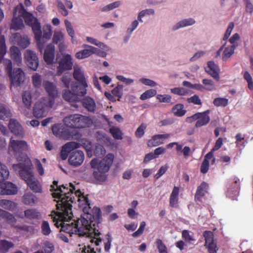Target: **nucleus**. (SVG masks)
Instances as JSON below:
<instances>
[{
    "instance_id": "1",
    "label": "nucleus",
    "mask_w": 253,
    "mask_h": 253,
    "mask_svg": "<svg viewBox=\"0 0 253 253\" xmlns=\"http://www.w3.org/2000/svg\"><path fill=\"white\" fill-rule=\"evenodd\" d=\"M57 183L54 181L50 189L52 191V196L57 202L58 211L54 219L55 226L61 227L62 231L71 236L75 234L89 237L90 242L98 246L101 242L98 238L100 233L97 229L101 217L100 209L96 207L91 209L87 196L78 190L75 192V195L78 199L79 208L83 213L80 218L74 221V223L73 222L70 223L72 218L71 204L73 203L70 192L73 193L76 188L70 183L69 191L68 188L64 185L58 186Z\"/></svg>"
},
{
    "instance_id": "2",
    "label": "nucleus",
    "mask_w": 253,
    "mask_h": 253,
    "mask_svg": "<svg viewBox=\"0 0 253 253\" xmlns=\"http://www.w3.org/2000/svg\"><path fill=\"white\" fill-rule=\"evenodd\" d=\"M73 77L76 81L80 83L81 85H79L76 83H74L72 84L71 90H64L62 92V96L65 100L69 101L72 106L77 107L78 106L74 103L79 102L82 97L86 93V88L88 85L85 81L84 71L79 65H76L74 66Z\"/></svg>"
},
{
    "instance_id": "3",
    "label": "nucleus",
    "mask_w": 253,
    "mask_h": 253,
    "mask_svg": "<svg viewBox=\"0 0 253 253\" xmlns=\"http://www.w3.org/2000/svg\"><path fill=\"white\" fill-rule=\"evenodd\" d=\"M13 168L15 170L18 171L21 177L26 181L32 191L36 193L42 192V185L32 171V164L30 159L25 158L23 163L13 165Z\"/></svg>"
},
{
    "instance_id": "4",
    "label": "nucleus",
    "mask_w": 253,
    "mask_h": 253,
    "mask_svg": "<svg viewBox=\"0 0 253 253\" xmlns=\"http://www.w3.org/2000/svg\"><path fill=\"white\" fill-rule=\"evenodd\" d=\"M114 159V155L112 153H108L102 159L97 158L91 160V167L96 170L93 172V176L96 180L101 182L106 180V173L109 171Z\"/></svg>"
},
{
    "instance_id": "5",
    "label": "nucleus",
    "mask_w": 253,
    "mask_h": 253,
    "mask_svg": "<svg viewBox=\"0 0 253 253\" xmlns=\"http://www.w3.org/2000/svg\"><path fill=\"white\" fill-rule=\"evenodd\" d=\"M9 175L7 168L0 162V194L5 195H14L18 193V188L16 185L9 181H4Z\"/></svg>"
},
{
    "instance_id": "6",
    "label": "nucleus",
    "mask_w": 253,
    "mask_h": 253,
    "mask_svg": "<svg viewBox=\"0 0 253 253\" xmlns=\"http://www.w3.org/2000/svg\"><path fill=\"white\" fill-rule=\"evenodd\" d=\"M64 124L70 127L84 128L89 127L93 124L91 119L80 114H74L65 117L63 120Z\"/></svg>"
},
{
    "instance_id": "7",
    "label": "nucleus",
    "mask_w": 253,
    "mask_h": 253,
    "mask_svg": "<svg viewBox=\"0 0 253 253\" xmlns=\"http://www.w3.org/2000/svg\"><path fill=\"white\" fill-rule=\"evenodd\" d=\"M25 23L32 28L39 49L42 51L43 48L44 42L42 38V32L40 23L36 17H24Z\"/></svg>"
},
{
    "instance_id": "8",
    "label": "nucleus",
    "mask_w": 253,
    "mask_h": 253,
    "mask_svg": "<svg viewBox=\"0 0 253 253\" xmlns=\"http://www.w3.org/2000/svg\"><path fill=\"white\" fill-rule=\"evenodd\" d=\"M54 103L53 99L42 98L36 102L33 110V114L37 118H43L46 116L49 109Z\"/></svg>"
},
{
    "instance_id": "9",
    "label": "nucleus",
    "mask_w": 253,
    "mask_h": 253,
    "mask_svg": "<svg viewBox=\"0 0 253 253\" xmlns=\"http://www.w3.org/2000/svg\"><path fill=\"white\" fill-rule=\"evenodd\" d=\"M58 66L56 76H60L65 71L70 70L73 66V57L71 55L68 53H64L61 57L57 56Z\"/></svg>"
},
{
    "instance_id": "10",
    "label": "nucleus",
    "mask_w": 253,
    "mask_h": 253,
    "mask_svg": "<svg viewBox=\"0 0 253 253\" xmlns=\"http://www.w3.org/2000/svg\"><path fill=\"white\" fill-rule=\"evenodd\" d=\"M28 149L27 143L24 140H15L12 137L10 139L8 146V153L13 156H17Z\"/></svg>"
},
{
    "instance_id": "11",
    "label": "nucleus",
    "mask_w": 253,
    "mask_h": 253,
    "mask_svg": "<svg viewBox=\"0 0 253 253\" xmlns=\"http://www.w3.org/2000/svg\"><path fill=\"white\" fill-rule=\"evenodd\" d=\"M6 71L10 78L11 85L14 87L19 86L24 80V74L20 68L14 69L12 71V63L10 69L5 67Z\"/></svg>"
},
{
    "instance_id": "12",
    "label": "nucleus",
    "mask_w": 253,
    "mask_h": 253,
    "mask_svg": "<svg viewBox=\"0 0 253 253\" xmlns=\"http://www.w3.org/2000/svg\"><path fill=\"white\" fill-rule=\"evenodd\" d=\"M205 238V247L209 253H217L218 248L216 241L214 240V235L212 232L206 231L203 233Z\"/></svg>"
},
{
    "instance_id": "13",
    "label": "nucleus",
    "mask_w": 253,
    "mask_h": 253,
    "mask_svg": "<svg viewBox=\"0 0 253 253\" xmlns=\"http://www.w3.org/2000/svg\"><path fill=\"white\" fill-rule=\"evenodd\" d=\"M209 111H207L203 113L196 114L192 116L187 118L186 121L191 122L198 120L195 126L197 127L206 125L210 121V118L209 116Z\"/></svg>"
},
{
    "instance_id": "14",
    "label": "nucleus",
    "mask_w": 253,
    "mask_h": 253,
    "mask_svg": "<svg viewBox=\"0 0 253 253\" xmlns=\"http://www.w3.org/2000/svg\"><path fill=\"white\" fill-rule=\"evenodd\" d=\"M82 47L86 48L80 50L75 54V56L77 59H83L88 57L92 54H99L100 50L94 46L83 44Z\"/></svg>"
},
{
    "instance_id": "15",
    "label": "nucleus",
    "mask_w": 253,
    "mask_h": 253,
    "mask_svg": "<svg viewBox=\"0 0 253 253\" xmlns=\"http://www.w3.org/2000/svg\"><path fill=\"white\" fill-rule=\"evenodd\" d=\"M85 41L87 42L96 46L103 50L102 51H100L98 55L101 57H106L107 52L111 50V48L109 46L93 37L87 36L85 37Z\"/></svg>"
},
{
    "instance_id": "16",
    "label": "nucleus",
    "mask_w": 253,
    "mask_h": 253,
    "mask_svg": "<svg viewBox=\"0 0 253 253\" xmlns=\"http://www.w3.org/2000/svg\"><path fill=\"white\" fill-rule=\"evenodd\" d=\"M24 58L27 65L32 70H37L39 65V60L35 52L27 50L24 54Z\"/></svg>"
},
{
    "instance_id": "17",
    "label": "nucleus",
    "mask_w": 253,
    "mask_h": 253,
    "mask_svg": "<svg viewBox=\"0 0 253 253\" xmlns=\"http://www.w3.org/2000/svg\"><path fill=\"white\" fill-rule=\"evenodd\" d=\"M84 158L83 151L76 150L72 152L69 156V162L70 165L74 167L80 166L84 162Z\"/></svg>"
},
{
    "instance_id": "18",
    "label": "nucleus",
    "mask_w": 253,
    "mask_h": 253,
    "mask_svg": "<svg viewBox=\"0 0 253 253\" xmlns=\"http://www.w3.org/2000/svg\"><path fill=\"white\" fill-rule=\"evenodd\" d=\"M9 129L15 135L23 137L24 135V129L20 124L15 119H10L8 124Z\"/></svg>"
},
{
    "instance_id": "19",
    "label": "nucleus",
    "mask_w": 253,
    "mask_h": 253,
    "mask_svg": "<svg viewBox=\"0 0 253 253\" xmlns=\"http://www.w3.org/2000/svg\"><path fill=\"white\" fill-rule=\"evenodd\" d=\"M6 46L5 43V40L3 36L0 37V62L4 66H7L8 69H10L11 61L9 59L4 58L3 57L6 53Z\"/></svg>"
},
{
    "instance_id": "20",
    "label": "nucleus",
    "mask_w": 253,
    "mask_h": 253,
    "mask_svg": "<svg viewBox=\"0 0 253 253\" xmlns=\"http://www.w3.org/2000/svg\"><path fill=\"white\" fill-rule=\"evenodd\" d=\"M46 92L48 93L49 96L50 97H44L47 99H53L56 98L58 96V92L57 89L55 84L52 83L48 81H45L42 84Z\"/></svg>"
},
{
    "instance_id": "21",
    "label": "nucleus",
    "mask_w": 253,
    "mask_h": 253,
    "mask_svg": "<svg viewBox=\"0 0 253 253\" xmlns=\"http://www.w3.org/2000/svg\"><path fill=\"white\" fill-rule=\"evenodd\" d=\"M206 72L211 75L214 80L218 81L220 80L219 73L220 69L217 65L213 61H211L208 62L207 66L205 68Z\"/></svg>"
},
{
    "instance_id": "22",
    "label": "nucleus",
    "mask_w": 253,
    "mask_h": 253,
    "mask_svg": "<svg viewBox=\"0 0 253 253\" xmlns=\"http://www.w3.org/2000/svg\"><path fill=\"white\" fill-rule=\"evenodd\" d=\"M169 136L170 135L168 133L154 135L148 141L147 145L150 147L160 145L163 144L165 142V140L169 138Z\"/></svg>"
},
{
    "instance_id": "23",
    "label": "nucleus",
    "mask_w": 253,
    "mask_h": 253,
    "mask_svg": "<svg viewBox=\"0 0 253 253\" xmlns=\"http://www.w3.org/2000/svg\"><path fill=\"white\" fill-rule=\"evenodd\" d=\"M39 201V198L32 192L28 191L24 193L22 197V203L27 206H34Z\"/></svg>"
},
{
    "instance_id": "24",
    "label": "nucleus",
    "mask_w": 253,
    "mask_h": 253,
    "mask_svg": "<svg viewBox=\"0 0 253 253\" xmlns=\"http://www.w3.org/2000/svg\"><path fill=\"white\" fill-rule=\"evenodd\" d=\"M54 46L52 44H48L44 51V60L48 65H52L54 59Z\"/></svg>"
},
{
    "instance_id": "25",
    "label": "nucleus",
    "mask_w": 253,
    "mask_h": 253,
    "mask_svg": "<svg viewBox=\"0 0 253 253\" xmlns=\"http://www.w3.org/2000/svg\"><path fill=\"white\" fill-rule=\"evenodd\" d=\"M12 38V42L13 43H17L23 48H25L30 44L29 40L28 37H22L18 33L13 34Z\"/></svg>"
},
{
    "instance_id": "26",
    "label": "nucleus",
    "mask_w": 253,
    "mask_h": 253,
    "mask_svg": "<svg viewBox=\"0 0 253 253\" xmlns=\"http://www.w3.org/2000/svg\"><path fill=\"white\" fill-rule=\"evenodd\" d=\"M222 46H223L222 59L224 61H226L233 55L236 48L228 44V42H224Z\"/></svg>"
},
{
    "instance_id": "27",
    "label": "nucleus",
    "mask_w": 253,
    "mask_h": 253,
    "mask_svg": "<svg viewBox=\"0 0 253 253\" xmlns=\"http://www.w3.org/2000/svg\"><path fill=\"white\" fill-rule=\"evenodd\" d=\"M179 193V188L178 187L174 186L169 197V205L173 208H177L178 207Z\"/></svg>"
},
{
    "instance_id": "28",
    "label": "nucleus",
    "mask_w": 253,
    "mask_h": 253,
    "mask_svg": "<svg viewBox=\"0 0 253 253\" xmlns=\"http://www.w3.org/2000/svg\"><path fill=\"white\" fill-rule=\"evenodd\" d=\"M212 160V164L215 162V159L213 158L212 152H209L205 157V159L203 161L201 166V172L205 173L208 172L209 169V161Z\"/></svg>"
},
{
    "instance_id": "29",
    "label": "nucleus",
    "mask_w": 253,
    "mask_h": 253,
    "mask_svg": "<svg viewBox=\"0 0 253 253\" xmlns=\"http://www.w3.org/2000/svg\"><path fill=\"white\" fill-rule=\"evenodd\" d=\"M9 51L11 58L14 60L18 66H20L22 62V57L19 49L15 46H12L10 47Z\"/></svg>"
},
{
    "instance_id": "30",
    "label": "nucleus",
    "mask_w": 253,
    "mask_h": 253,
    "mask_svg": "<svg viewBox=\"0 0 253 253\" xmlns=\"http://www.w3.org/2000/svg\"><path fill=\"white\" fill-rule=\"evenodd\" d=\"M13 16H33V14L28 12L22 3H19L13 9Z\"/></svg>"
},
{
    "instance_id": "31",
    "label": "nucleus",
    "mask_w": 253,
    "mask_h": 253,
    "mask_svg": "<svg viewBox=\"0 0 253 253\" xmlns=\"http://www.w3.org/2000/svg\"><path fill=\"white\" fill-rule=\"evenodd\" d=\"M18 204L12 201L2 199L0 200V207L4 209L13 211L17 207Z\"/></svg>"
},
{
    "instance_id": "32",
    "label": "nucleus",
    "mask_w": 253,
    "mask_h": 253,
    "mask_svg": "<svg viewBox=\"0 0 253 253\" xmlns=\"http://www.w3.org/2000/svg\"><path fill=\"white\" fill-rule=\"evenodd\" d=\"M239 183V179L236 180L233 188H230L227 191V196L233 200H236L238 195L240 187Z\"/></svg>"
},
{
    "instance_id": "33",
    "label": "nucleus",
    "mask_w": 253,
    "mask_h": 253,
    "mask_svg": "<svg viewBox=\"0 0 253 253\" xmlns=\"http://www.w3.org/2000/svg\"><path fill=\"white\" fill-rule=\"evenodd\" d=\"M208 184L206 182H202L198 187L196 195L195 200L196 201H200V198L204 196L207 192L208 189Z\"/></svg>"
},
{
    "instance_id": "34",
    "label": "nucleus",
    "mask_w": 253,
    "mask_h": 253,
    "mask_svg": "<svg viewBox=\"0 0 253 253\" xmlns=\"http://www.w3.org/2000/svg\"><path fill=\"white\" fill-rule=\"evenodd\" d=\"M0 218L5 219L7 222L13 226L16 222L15 217L10 213L0 208Z\"/></svg>"
},
{
    "instance_id": "35",
    "label": "nucleus",
    "mask_w": 253,
    "mask_h": 253,
    "mask_svg": "<svg viewBox=\"0 0 253 253\" xmlns=\"http://www.w3.org/2000/svg\"><path fill=\"white\" fill-rule=\"evenodd\" d=\"M0 218L5 219L7 222L13 226L16 222L15 217L10 213L0 208Z\"/></svg>"
},
{
    "instance_id": "36",
    "label": "nucleus",
    "mask_w": 253,
    "mask_h": 253,
    "mask_svg": "<svg viewBox=\"0 0 253 253\" xmlns=\"http://www.w3.org/2000/svg\"><path fill=\"white\" fill-rule=\"evenodd\" d=\"M11 116V113L8 107L2 104H0V119L6 121Z\"/></svg>"
},
{
    "instance_id": "37",
    "label": "nucleus",
    "mask_w": 253,
    "mask_h": 253,
    "mask_svg": "<svg viewBox=\"0 0 253 253\" xmlns=\"http://www.w3.org/2000/svg\"><path fill=\"white\" fill-rule=\"evenodd\" d=\"M182 238L185 242L186 245H188L192 244L196 241L193 234L186 230L182 231Z\"/></svg>"
},
{
    "instance_id": "38",
    "label": "nucleus",
    "mask_w": 253,
    "mask_h": 253,
    "mask_svg": "<svg viewBox=\"0 0 253 253\" xmlns=\"http://www.w3.org/2000/svg\"><path fill=\"white\" fill-rule=\"evenodd\" d=\"M195 20L194 18L188 17L184 19L181 21L178 22L174 26L175 29L183 28L186 26H189L193 25L195 23Z\"/></svg>"
},
{
    "instance_id": "39",
    "label": "nucleus",
    "mask_w": 253,
    "mask_h": 253,
    "mask_svg": "<svg viewBox=\"0 0 253 253\" xmlns=\"http://www.w3.org/2000/svg\"><path fill=\"white\" fill-rule=\"evenodd\" d=\"M24 216L29 219H36L40 217V213L36 209H29L24 211Z\"/></svg>"
},
{
    "instance_id": "40",
    "label": "nucleus",
    "mask_w": 253,
    "mask_h": 253,
    "mask_svg": "<svg viewBox=\"0 0 253 253\" xmlns=\"http://www.w3.org/2000/svg\"><path fill=\"white\" fill-rule=\"evenodd\" d=\"M142 17H137V19L133 20L128 27L126 34L129 35H131L132 32L137 28L139 23L144 22Z\"/></svg>"
},
{
    "instance_id": "41",
    "label": "nucleus",
    "mask_w": 253,
    "mask_h": 253,
    "mask_svg": "<svg viewBox=\"0 0 253 253\" xmlns=\"http://www.w3.org/2000/svg\"><path fill=\"white\" fill-rule=\"evenodd\" d=\"M24 27L21 17H14L12 20L11 28L15 30L21 29Z\"/></svg>"
},
{
    "instance_id": "42",
    "label": "nucleus",
    "mask_w": 253,
    "mask_h": 253,
    "mask_svg": "<svg viewBox=\"0 0 253 253\" xmlns=\"http://www.w3.org/2000/svg\"><path fill=\"white\" fill-rule=\"evenodd\" d=\"M84 105L85 108L90 112H93L95 108V103L94 100L89 97H85L84 100Z\"/></svg>"
},
{
    "instance_id": "43",
    "label": "nucleus",
    "mask_w": 253,
    "mask_h": 253,
    "mask_svg": "<svg viewBox=\"0 0 253 253\" xmlns=\"http://www.w3.org/2000/svg\"><path fill=\"white\" fill-rule=\"evenodd\" d=\"M138 82L142 85L151 87H154L158 85V84L155 81L144 77H140L138 79Z\"/></svg>"
},
{
    "instance_id": "44",
    "label": "nucleus",
    "mask_w": 253,
    "mask_h": 253,
    "mask_svg": "<svg viewBox=\"0 0 253 253\" xmlns=\"http://www.w3.org/2000/svg\"><path fill=\"white\" fill-rule=\"evenodd\" d=\"M65 25L66 29L67 32L69 36L71 38V42L74 43L75 42V33L73 29L71 24L67 20H65Z\"/></svg>"
},
{
    "instance_id": "45",
    "label": "nucleus",
    "mask_w": 253,
    "mask_h": 253,
    "mask_svg": "<svg viewBox=\"0 0 253 253\" xmlns=\"http://www.w3.org/2000/svg\"><path fill=\"white\" fill-rule=\"evenodd\" d=\"M53 42L54 43L57 44L59 42H64V35L59 30H55L54 31L53 39Z\"/></svg>"
},
{
    "instance_id": "46",
    "label": "nucleus",
    "mask_w": 253,
    "mask_h": 253,
    "mask_svg": "<svg viewBox=\"0 0 253 253\" xmlns=\"http://www.w3.org/2000/svg\"><path fill=\"white\" fill-rule=\"evenodd\" d=\"M172 110L173 114L178 117L184 115L186 113V111L184 109V106L181 104L175 105L172 108Z\"/></svg>"
},
{
    "instance_id": "47",
    "label": "nucleus",
    "mask_w": 253,
    "mask_h": 253,
    "mask_svg": "<svg viewBox=\"0 0 253 253\" xmlns=\"http://www.w3.org/2000/svg\"><path fill=\"white\" fill-rule=\"evenodd\" d=\"M13 246V244L11 242L6 240H1L0 241V252L5 253Z\"/></svg>"
},
{
    "instance_id": "48",
    "label": "nucleus",
    "mask_w": 253,
    "mask_h": 253,
    "mask_svg": "<svg viewBox=\"0 0 253 253\" xmlns=\"http://www.w3.org/2000/svg\"><path fill=\"white\" fill-rule=\"evenodd\" d=\"M240 37L238 33L234 34L227 41H224V42H228V44L231 46L236 48L238 46V42L240 40Z\"/></svg>"
},
{
    "instance_id": "49",
    "label": "nucleus",
    "mask_w": 253,
    "mask_h": 253,
    "mask_svg": "<svg viewBox=\"0 0 253 253\" xmlns=\"http://www.w3.org/2000/svg\"><path fill=\"white\" fill-rule=\"evenodd\" d=\"M116 78L118 81L126 85H130L134 82V79L126 77L121 75H116Z\"/></svg>"
},
{
    "instance_id": "50",
    "label": "nucleus",
    "mask_w": 253,
    "mask_h": 253,
    "mask_svg": "<svg viewBox=\"0 0 253 253\" xmlns=\"http://www.w3.org/2000/svg\"><path fill=\"white\" fill-rule=\"evenodd\" d=\"M23 102L25 106L29 110L32 103L31 95L29 91H26L24 92L22 96Z\"/></svg>"
},
{
    "instance_id": "51",
    "label": "nucleus",
    "mask_w": 253,
    "mask_h": 253,
    "mask_svg": "<svg viewBox=\"0 0 253 253\" xmlns=\"http://www.w3.org/2000/svg\"><path fill=\"white\" fill-rule=\"evenodd\" d=\"M110 132L115 139H123V132L119 127L113 126L110 128Z\"/></svg>"
},
{
    "instance_id": "52",
    "label": "nucleus",
    "mask_w": 253,
    "mask_h": 253,
    "mask_svg": "<svg viewBox=\"0 0 253 253\" xmlns=\"http://www.w3.org/2000/svg\"><path fill=\"white\" fill-rule=\"evenodd\" d=\"M157 94V91L154 89H150L146 90L140 96V99L142 100H145L150 98Z\"/></svg>"
},
{
    "instance_id": "53",
    "label": "nucleus",
    "mask_w": 253,
    "mask_h": 253,
    "mask_svg": "<svg viewBox=\"0 0 253 253\" xmlns=\"http://www.w3.org/2000/svg\"><path fill=\"white\" fill-rule=\"evenodd\" d=\"M81 145L86 149L88 156L91 157L92 156V148L91 143L86 139H83L81 141Z\"/></svg>"
},
{
    "instance_id": "54",
    "label": "nucleus",
    "mask_w": 253,
    "mask_h": 253,
    "mask_svg": "<svg viewBox=\"0 0 253 253\" xmlns=\"http://www.w3.org/2000/svg\"><path fill=\"white\" fill-rule=\"evenodd\" d=\"M213 104L216 107L226 106L228 104V99L223 97H217L214 99Z\"/></svg>"
},
{
    "instance_id": "55",
    "label": "nucleus",
    "mask_w": 253,
    "mask_h": 253,
    "mask_svg": "<svg viewBox=\"0 0 253 253\" xmlns=\"http://www.w3.org/2000/svg\"><path fill=\"white\" fill-rule=\"evenodd\" d=\"M111 92L112 94L114 96L118 97V100H120L123 94V85L121 84H117Z\"/></svg>"
},
{
    "instance_id": "56",
    "label": "nucleus",
    "mask_w": 253,
    "mask_h": 253,
    "mask_svg": "<svg viewBox=\"0 0 253 253\" xmlns=\"http://www.w3.org/2000/svg\"><path fill=\"white\" fill-rule=\"evenodd\" d=\"M63 126L61 124H55L52 128L53 134L59 137L63 136Z\"/></svg>"
},
{
    "instance_id": "57",
    "label": "nucleus",
    "mask_w": 253,
    "mask_h": 253,
    "mask_svg": "<svg viewBox=\"0 0 253 253\" xmlns=\"http://www.w3.org/2000/svg\"><path fill=\"white\" fill-rule=\"evenodd\" d=\"M203 84L205 85V88L208 90L215 89V86L213 81L210 79H205L202 81Z\"/></svg>"
},
{
    "instance_id": "58",
    "label": "nucleus",
    "mask_w": 253,
    "mask_h": 253,
    "mask_svg": "<svg viewBox=\"0 0 253 253\" xmlns=\"http://www.w3.org/2000/svg\"><path fill=\"white\" fill-rule=\"evenodd\" d=\"M42 232L44 235H49L51 233V230L48 222L43 221L41 224Z\"/></svg>"
},
{
    "instance_id": "59",
    "label": "nucleus",
    "mask_w": 253,
    "mask_h": 253,
    "mask_svg": "<svg viewBox=\"0 0 253 253\" xmlns=\"http://www.w3.org/2000/svg\"><path fill=\"white\" fill-rule=\"evenodd\" d=\"M171 93L181 96L186 95L188 94V90L183 87H174L170 89Z\"/></svg>"
},
{
    "instance_id": "60",
    "label": "nucleus",
    "mask_w": 253,
    "mask_h": 253,
    "mask_svg": "<svg viewBox=\"0 0 253 253\" xmlns=\"http://www.w3.org/2000/svg\"><path fill=\"white\" fill-rule=\"evenodd\" d=\"M43 38L49 40L52 35L51 27L50 25H46L42 28Z\"/></svg>"
},
{
    "instance_id": "61",
    "label": "nucleus",
    "mask_w": 253,
    "mask_h": 253,
    "mask_svg": "<svg viewBox=\"0 0 253 253\" xmlns=\"http://www.w3.org/2000/svg\"><path fill=\"white\" fill-rule=\"evenodd\" d=\"M157 99L161 103H170L171 101V96L170 95L159 94L156 96Z\"/></svg>"
},
{
    "instance_id": "62",
    "label": "nucleus",
    "mask_w": 253,
    "mask_h": 253,
    "mask_svg": "<svg viewBox=\"0 0 253 253\" xmlns=\"http://www.w3.org/2000/svg\"><path fill=\"white\" fill-rule=\"evenodd\" d=\"M32 83L36 87H40L42 84V76L38 73L34 74L32 77Z\"/></svg>"
},
{
    "instance_id": "63",
    "label": "nucleus",
    "mask_w": 253,
    "mask_h": 253,
    "mask_svg": "<svg viewBox=\"0 0 253 253\" xmlns=\"http://www.w3.org/2000/svg\"><path fill=\"white\" fill-rule=\"evenodd\" d=\"M236 145L238 148H244L246 146V143L243 141L245 139L244 137L242 135L241 133H238L236 136Z\"/></svg>"
},
{
    "instance_id": "64",
    "label": "nucleus",
    "mask_w": 253,
    "mask_h": 253,
    "mask_svg": "<svg viewBox=\"0 0 253 253\" xmlns=\"http://www.w3.org/2000/svg\"><path fill=\"white\" fill-rule=\"evenodd\" d=\"M156 244L159 253H168L167 248L162 240L157 239Z\"/></svg>"
}]
</instances>
